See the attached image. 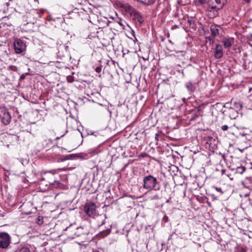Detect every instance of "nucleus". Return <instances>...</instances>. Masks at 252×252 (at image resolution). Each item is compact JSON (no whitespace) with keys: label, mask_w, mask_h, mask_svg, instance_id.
<instances>
[{"label":"nucleus","mask_w":252,"mask_h":252,"mask_svg":"<svg viewBox=\"0 0 252 252\" xmlns=\"http://www.w3.org/2000/svg\"><path fill=\"white\" fill-rule=\"evenodd\" d=\"M223 55L222 48L221 45L218 44L216 46L215 57L216 59H220Z\"/></svg>","instance_id":"obj_10"},{"label":"nucleus","mask_w":252,"mask_h":252,"mask_svg":"<svg viewBox=\"0 0 252 252\" xmlns=\"http://www.w3.org/2000/svg\"><path fill=\"white\" fill-rule=\"evenodd\" d=\"M229 128V127L227 125H223L222 126H221V129L223 130V131H226L228 130V129Z\"/></svg>","instance_id":"obj_23"},{"label":"nucleus","mask_w":252,"mask_h":252,"mask_svg":"<svg viewBox=\"0 0 252 252\" xmlns=\"http://www.w3.org/2000/svg\"><path fill=\"white\" fill-rule=\"evenodd\" d=\"M249 196V194L247 193L245 195V196L247 197Z\"/></svg>","instance_id":"obj_33"},{"label":"nucleus","mask_w":252,"mask_h":252,"mask_svg":"<svg viewBox=\"0 0 252 252\" xmlns=\"http://www.w3.org/2000/svg\"><path fill=\"white\" fill-rule=\"evenodd\" d=\"M137 1L144 3L145 5H149L152 4L155 2L156 0H137Z\"/></svg>","instance_id":"obj_15"},{"label":"nucleus","mask_w":252,"mask_h":252,"mask_svg":"<svg viewBox=\"0 0 252 252\" xmlns=\"http://www.w3.org/2000/svg\"><path fill=\"white\" fill-rule=\"evenodd\" d=\"M37 222L39 224H41L43 223V219L42 218H40V217H38Z\"/></svg>","instance_id":"obj_25"},{"label":"nucleus","mask_w":252,"mask_h":252,"mask_svg":"<svg viewBox=\"0 0 252 252\" xmlns=\"http://www.w3.org/2000/svg\"><path fill=\"white\" fill-rule=\"evenodd\" d=\"M225 170L224 169H222L221 170V172H222V174L224 173L225 172Z\"/></svg>","instance_id":"obj_31"},{"label":"nucleus","mask_w":252,"mask_h":252,"mask_svg":"<svg viewBox=\"0 0 252 252\" xmlns=\"http://www.w3.org/2000/svg\"><path fill=\"white\" fill-rule=\"evenodd\" d=\"M96 205L93 202L87 203L84 206V211L89 217H92L95 212Z\"/></svg>","instance_id":"obj_8"},{"label":"nucleus","mask_w":252,"mask_h":252,"mask_svg":"<svg viewBox=\"0 0 252 252\" xmlns=\"http://www.w3.org/2000/svg\"><path fill=\"white\" fill-rule=\"evenodd\" d=\"M109 23H110V22L109 21H108V24H107L108 26L109 25Z\"/></svg>","instance_id":"obj_35"},{"label":"nucleus","mask_w":252,"mask_h":252,"mask_svg":"<svg viewBox=\"0 0 252 252\" xmlns=\"http://www.w3.org/2000/svg\"><path fill=\"white\" fill-rule=\"evenodd\" d=\"M95 71L97 73H100L101 71V66L96 67L95 69Z\"/></svg>","instance_id":"obj_24"},{"label":"nucleus","mask_w":252,"mask_h":252,"mask_svg":"<svg viewBox=\"0 0 252 252\" xmlns=\"http://www.w3.org/2000/svg\"><path fill=\"white\" fill-rule=\"evenodd\" d=\"M240 252H245V250L244 249H242Z\"/></svg>","instance_id":"obj_32"},{"label":"nucleus","mask_w":252,"mask_h":252,"mask_svg":"<svg viewBox=\"0 0 252 252\" xmlns=\"http://www.w3.org/2000/svg\"><path fill=\"white\" fill-rule=\"evenodd\" d=\"M6 28V25L5 23H0V36H3L4 34V30Z\"/></svg>","instance_id":"obj_17"},{"label":"nucleus","mask_w":252,"mask_h":252,"mask_svg":"<svg viewBox=\"0 0 252 252\" xmlns=\"http://www.w3.org/2000/svg\"><path fill=\"white\" fill-rule=\"evenodd\" d=\"M177 28H178V26L175 25H173L172 26L171 29L173 30L177 29Z\"/></svg>","instance_id":"obj_29"},{"label":"nucleus","mask_w":252,"mask_h":252,"mask_svg":"<svg viewBox=\"0 0 252 252\" xmlns=\"http://www.w3.org/2000/svg\"><path fill=\"white\" fill-rule=\"evenodd\" d=\"M143 187L144 189L151 191L152 190H158L159 188H157L158 181L156 177L151 175L145 176L143 179Z\"/></svg>","instance_id":"obj_3"},{"label":"nucleus","mask_w":252,"mask_h":252,"mask_svg":"<svg viewBox=\"0 0 252 252\" xmlns=\"http://www.w3.org/2000/svg\"><path fill=\"white\" fill-rule=\"evenodd\" d=\"M168 220V218L166 215H164L162 218V221L164 222H167Z\"/></svg>","instance_id":"obj_26"},{"label":"nucleus","mask_w":252,"mask_h":252,"mask_svg":"<svg viewBox=\"0 0 252 252\" xmlns=\"http://www.w3.org/2000/svg\"><path fill=\"white\" fill-rule=\"evenodd\" d=\"M104 223V221H103L102 222V225Z\"/></svg>","instance_id":"obj_36"},{"label":"nucleus","mask_w":252,"mask_h":252,"mask_svg":"<svg viewBox=\"0 0 252 252\" xmlns=\"http://www.w3.org/2000/svg\"><path fill=\"white\" fill-rule=\"evenodd\" d=\"M126 10L130 13L132 19L135 21L137 25L140 26L143 24L144 20L139 12L129 5L128 6Z\"/></svg>","instance_id":"obj_5"},{"label":"nucleus","mask_w":252,"mask_h":252,"mask_svg":"<svg viewBox=\"0 0 252 252\" xmlns=\"http://www.w3.org/2000/svg\"><path fill=\"white\" fill-rule=\"evenodd\" d=\"M49 41H50V42H54V40H53L50 39V40H49Z\"/></svg>","instance_id":"obj_34"},{"label":"nucleus","mask_w":252,"mask_h":252,"mask_svg":"<svg viewBox=\"0 0 252 252\" xmlns=\"http://www.w3.org/2000/svg\"><path fill=\"white\" fill-rule=\"evenodd\" d=\"M222 43H223V46L225 48H229L231 46L232 44L234 43V38H225L222 40Z\"/></svg>","instance_id":"obj_11"},{"label":"nucleus","mask_w":252,"mask_h":252,"mask_svg":"<svg viewBox=\"0 0 252 252\" xmlns=\"http://www.w3.org/2000/svg\"><path fill=\"white\" fill-rule=\"evenodd\" d=\"M15 252H30V250L27 248L24 247H18Z\"/></svg>","instance_id":"obj_16"},{"label":"nucleus","mask_w":252,"mask_h":252,"mask_svg":"<svg viewBox=\"0 0 252 252\" xmlns=\"http://www.w3.org/2000/svg\"><path fill=\"white\" fill-rule=\"evenodd\" d=\"M40 185H45L46 186L52 185L56 187L57 183L55 181V175L50 172H45L41 175Z\"/></svg>","instance_id":"obj_4"},{"label":"nucleus","mask_w":252,"mask_h":252,"mask_svg":"<svg viewBox=\"0 0 252 252\" xmlns=\"http://www.w3.org/2000/svg\"><path fill=\"white\" fill-rule=\"evenodd\" d=\"M238 113L236 110L234 109L229 110V116L231 119H235L238 117Z\"/></svg>","instance_id":"obj_14"},{"label":"nucleus","mask_w":252,"mask_h":252,"mask_svg":"<svg viewBox=\"0 0 252 252\" xmlns=\"http://www.w3.org/2000/svg\"><path fill=\"white\" fill-rule=\"evenodd\" d=\"M11 242V237L6 232H0V248L7 249Z\"/></svg>","instance_id":"obj_6"},{"label":"nucleus","mask_w":252,"mask_h":252,"mask_svg":"<svg viewBox=\"0 0 252 252\" xmlns=\"http://www.w3.org/2000/svg\"><path fill=\"white\" fill-rule=\"evenodd\" d=\"M79 157V156L77 155H69L66 156V158H65V159H71L73 157Z\"/></svg>","instance_id":"obj_22"},{"label":"nucleus","mask_w":252,"mask_h":252,"mask_svg":"<svg viewBox=\"0 0 252 252\" xmlns=\"http://www.w3.org/2000/svg\"><path fill=\"white\" fill-rule=\"evenodd\" d=\"M117 23L121 26L122 27L123 29H124V25L120 21H118Z\"/></svg>","instance_id":"obj_28"},{"label":"nucleus","mask_w":252,"mask_h":252,"mask_svg":"<svg viewBox=\"0 0 252 252\" xmlns=\"http://www.w3.org/2000/svg\"><path fill=\"white\" fill-rule=\"evenodd\" d=\"M246 3H250L251 0H243Z\"/></svg>","instance_id":"obj_30"},{"label":"nucleus","mask_w":252,"mask_h":252,"mask_svg":"<svg viewBox=\"0 0 252 252\" xmlns=\"http://www.w3.org/2000/svg\"><path fill=\"white\" fill-rule=\"evenodd\" d=\"M64 234L69 238L74 239L81 236H86L88 232L83 226L76 227L75 224H70L64 230Z\"/></svg>","instance_id":"obj_1"},{"label":"nucleus","mask_w":252,"mask_h":252,"mask_svg":"<svg viewBox=\"0 0 252 252\" xmlns=\"http://www.w3.org/2000/svg\"><path fill=\"white\" fill-rule=\"evenodd\" d=\"M215 189L217 191H218V192H220L221 193H223V192L222 190V189L220 188L215 187Z\"/></svg>","instance_id":"obj_27"},{"label":"nucleus","mask_w":252,"mask_h":252,"mask_svg":"<svg viewBox=\"0 0 252 252\" xmlns=\"http://www.w3.org/2000/svg\"><path fill=\"white\" fill-rule=\"evenodd\" d=\"M110 229H106L100 232V234L102 237H105L110 233Z\"/></svg>","instance_id":"obj_20"},{"label":"nucleus","mask_w":252,"mask_h":252,"mask_svg":"<svg viewBox=\"0 0 252 252\" xmlns=\"http://www.w3.org/2000/svg\"><path fill=\"white\" fill-rule=\"evenodd\" d=\"M195 4L196 5H201L203 6L204 4L207 3L208 4V0H195Z\"/></svg>","instance_id":"obj_19"},{"label":"nucleus","mask_w":252,"mask_h":252,"mask_svg":"<svg viewBox=\"0 0 252 252\" xmlns=\"http://www.w3.org/2000/svg\"><path fill=\"white\" fill-rule=\"evenodd\" d=\"M14 47L15 52L17 54H21L25 50L26 45L21 39H17L14 41Z\"/></svg>","instance_id":"obj_9"},{"label":"nucleus","mask_w":252,"mask_h":252,"mask_svg":"<svg viewBox=\"0 0 252 252\" xmlns=\"http://www.w3.org/2000/svg\"><path fill=\"white\" fill-rule=\"evenodd\" d=\"M220 28V27L217 25H212L210 27V31L212 35L215 37L217 35L219 34V29Z\"/></svg>","instance_id":"obj_12"},{"label":"nucleus","mask_w":252,"mask_h":252,"mask_svg":"<svg viewBox=\"0 0 252 252\" xmlns=\"http://www.w3.org/2000/svg\"><path fill=\"white\" fill-rule=\"evenodd\" d=\"M0 119L5 126L8 125L11 122V116L5 107L0 108Z\"/></svg>","instance_id":"obj_7"},{"label":"nucleus","mask_w":252,"mask_h":252,"mask_svg":"<svg viewBox=\"0 0 252 252\" xmlns=\"http://www.w3.org/2000/svg\"><path fill=\"white\" fill-rule=\"evenodd\" d=\"M188 24H189L190 27L192 28L194 26V21L192 19H188L187 21Z\"/></svg>","instance_id":"obj_21"},{"label":"nucleus","mask_w":252,"mask_h":252,"mask_svg":"<svg viewBox=\"0 0 252 252\" xmlns=\"http://www.w3.org/2000/svg\"><path fill=\"white\" fill-rule=\"evenodd\" d=\"M185 86L187 90L189 92H193L196 90L195 84H193L191 82H187Z\"/></svg>","instance_id":"obj_13"},{"label":"nucleus","mask_w":252,"mask_h":252,"mask_svg":"<svg viewBox=\"0 0 252 252\" xmlns=\"http://www.w3.org/2000/svg\"><path fill=\"white\" fill-rule=\"evenodd\" d=\"M227 1V0H208V11L213 12L214 16L218 15L219 10L222 8L226 4Z\"/></svg>","instance_id":"obj_2"},{"label":"nucleus","mask_w":252,"mask_h":252,"mask_svg":"<svg viewBox=\"0 0 252 252\" xmlns=\"http://www.w3.org/2000/svg\"><path fill=\"white\" fill-rule=\"evenodd\" d=\"M246 170V167L245 166H239L236 169V172L239 174H243Z\"/></svg>","instance_id":"obj_18"}]
</instances>
